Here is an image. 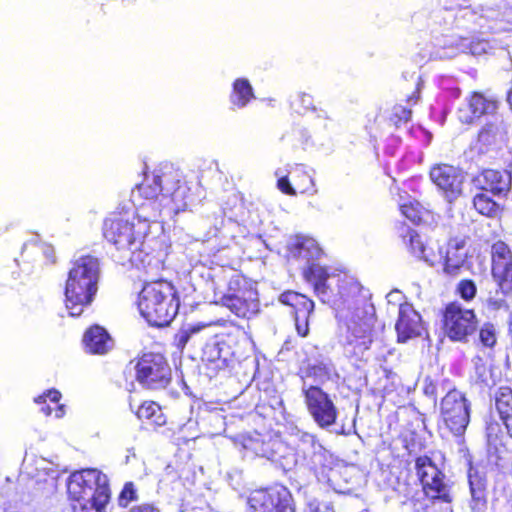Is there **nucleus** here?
<instances>
[{
    "mask_svg": "<svg viewBox=\"0 0 512 512\" xmlns=\"http://www.w3.org/2000/svg\"><path fill=\"white\" fill-rule=\"evenodd\" d=\"M374 322L373 313L360 315L356 312L348 320L344 345L349 348L352 355L359 357L370 349L373 343Z\"/></svg>",
    "mask_w": 512,
    "mask_h": 512,
    "instance_id": "12",
    "label": "nucleus"
},
{
    "mask_svg": "<svg viewBox=\"0 0 512 512\" xmlns=\"http://www.w3.org/2000/svg\"><path fill=\"white\" fill-rule=\"evenodd\" d=\"M415 473L422 486L421 497H411L408 502L414 512H453V496L444 472L427 455L415 458Z\"/></svg>",
    "mask_w": 512,
    "mask_h": 512,
    "instance_id": "3",
    "label": "nucleus"
},
{
    "mask_svg": "<svg viewBox=\"0 0 512 512\" xmlns=\"http://www.w3.org/2000/svg\"><path fill=\"white\" fill-rule=\"evenodd\" d=\"M135 415L138 420L154 430L163 427L167 423V417L162 407L152 400L143 401L135 411Z\"/></svg>",
    "mask_w": 512,
    "mask_h": 512,
    "instance_id": "25",
    "label": "nucleus"
},
{
    "mask_svg": "<svg viewBox=\"0 0 512 512\" xmlns=\"http://www.w3.org/2000/svg\"><path fill=\"white\" fill-rule=\"evenodd\" d=\"M499 107L500 100L497 96L482 91H472L458 109L457 117L462 124L473 125L483 117L495 115Z\"/></svg>",
    "mask_w": 512,
    "mask_h": 512,
    "instance_id": "13",
    "label": "nucleus"
},
{
    "mask_svg": "<svg viewBox=\"0 0 512 512\" xmlns=\"http://www.w3.org/2000/svg\"><path fill=\"white\" fill-rule=\"evenodd\" d=\"M220 304L238 318L251 319L260 311V300L255 283L245 275H233L226 292L220 298Z\"/></svg>",
    "mask_w": 512,
    "mask_h": 512,
    "instance_id": "6",
    "label": "nucleus"
},
{
    "mask_svg": "<svg viewBox=\"0 0 512 512\" xmlns=\"http://www.w3.org/2000/svg\"><path fill=\"white\" fill-rule=\"evenodd\" d=\"M471 502L470 508L472 512H485L487 509V489L470 490Z\"/></svg>",
    "mask_w": 512,
    "mask_h": 512,
    "instance_id": "37",
    "label": "nucleus"
},
{
    "mask_svg": "<svg viewBox=\"0 0 512 512\" xmlns=\"http://www.w3.org/2000/svg\"><path fill=\"white\" fill-rule=\"evenodd\" d=\"M495 406L507 429L512 427V388L501 386L495 393Z\"/></svg>",
    "mask_w": 512,
    "mask_h": 512,
    "instance_id": "30",
    "label": "nucleus"
},
{
    "mask_svg": "<svg viewBox=\"0 0 512 512\" xmlns=\"http://www.w3.org/2000/svg\"><path fill=\"white\" fill-rule=\"evenodd\" d=\"M302 393L307 410L319 427L327 428L336 423L338 410L326 392L310 385Z\"/></svg>",
    "mask_w": 512,
    "mask_h": 512,
    "instance_id": "14",
    "label": "nucleus"
},
{
    "mask_svg": "<svg viewBox=\"0 0 512 512\" xmlns=\"http://www.w3.org/2000/svg\"><path fill=\"white\" fill-rule=\"evenodd\" d=\"M277 188L285 195H313L317 192L314 179L303 164H295L277 180Z\"/></svg>",
    "mask_w": 512,
    "mask_h": 512,
    "instance_id": "18",
    "label": "nucleus"
},
{
    "mask_svg": "<svg viewBox=\"0 0 512 512\" xmlns=\"http://www.w3.org/2000/svg\"><path fill=\"white\" fill-rule=\"evenodd\" d=\"M136 491L132 482L125 483L120 492L118 502L121 507H127L130 502L136 500Z\"/></svg>",
    "mask_w": 512,
    "mask_h": 512,
    "instance_id": "40",
    "label": "nucleus"
},
{
    "mask_svg": "<svg viewBox=\"0 0 512 512\" xmlns=\"http://www.w3.org/2000/svg\"><path fill=\"white\" fill-rule=\"evenodd\" d=\"M279 301L290 308L298 335L306 337L309 334V318L315 306L313 300L299 292L286 290L280 294Z\"/></svg>",
    "mask_w": 512,
    "mask_h": 512,
    "instance_id": "16",
    "label": "nucleus"
},
{
    "mask_svg": "<svg viewBox=\"0 0 512 512\" xmlns=\"http://www.w3.org/2000/svg\"><path fill=\"white\" fill-rule=\"evenodd\" d=\"M431 181L443 192L450 201L462 193L463 176L452 165L437 164L430 170Z\"/></svg>",
    "mask_w": 512,
    "mask_h": 512,
    "instance_id": "20",
    "label": "nucleus"
},
{
    "mask_svg": "<svg viewBox=\"0 0 512 512\" xmlns=\"http://www.w3.org/2000/svg\"><path fill=\"white\" fill-rule=\"evenodd\" d=\"M150 223L141 218L134 211L118 209L109 213L102 223V237L133 263H142L145 267V258L140 257L143 251L144 240L149 233Z\"/></svg>",
    "mask_w": 512,
    "mask_h": 512,
    "instance_id": "1",
    "label": "nucleus"
},
{
    "mask_svg": "<svg viewBox=\"0 0 512 512\" xmlns=\"http://www.w3.org/2000/svg\"><path fill=\"white\" fill-rule=\"evenodd\" d=\"M62 394L57 389H48L34 399L40 405V411L47 417L62 418L65 415V406L60 403Z\"/></svg>",
    "mask_w": 512,
    "mask_h": 512,
    "instance_id": "28",
    "label": "nucleus"
},
{
    "mask_svg": "<svg viewBox=\"0 0 512 512\" xmlns=\"http://www.w3.org/2000/svg\"><path fill=\"white\" fill-rule=\"evenodd\" d=\"M441 418L445 428L456 437L464 435L470 422V403L456 388L450 389L441 399Z\"/></svg>",
    "mask_w": 512,
    "mask_h": 512,
    "instance_id": "10",
    "label": "nucleus"
},
{
    "mask_svg": "<svg viewBox=\"0 0 512 512\" xmlns=\"http://www.w3.org/2000/svg\"><path fill=\"white\" fill-rule=\"evenodd\" d=\"M329 370L325 365H313L308 368V375L313 378H320L322 376L329 378Z\"/></svg>",
    "mask_w": 512,
    "mask_h": 512,
    "instance_id": "43",
    "label": "nucleus"
},
{
    "mask_svg": "<svg viewBox=\"0 0 512 512\" xmlns=\"http://www.w3.org/2000/svg\"><path fill=\"white\" fill-rule=\"evenodd\" d=\"M255 98L254 88L248 79L241 77L232 82L229 102L233 110L245 108Z\"/></svg>",
    "mask_w": 512,
    "mask_h": 512,
    "instance_id": "27",
    "label": "nucleus"
},
{
    "mask_svg": "<svg viewBox=\"0 0 512 512\" xmlns=\"http://www.w3.org/2000/svg\"><path fill=\"white\" fill-rule=\"evenodd\" d=\"M491 274L504 296L512 293V252L501 240L493 243L491 247Z\"/></svg>",
    "mask_w": 512,
    "mask_h": 512,
    "instance_id": "15",
    "label": "nucleus"
},
{
    "mask_svg": "<svg viewBox=\"0 0 512 512\" xmlns=\"http://www.w3.org/2000/svg\"><path fill=\"white\" fill-rule=\"evenodd\" d=\"M222 251V248H206L201 254L204 264L209 265L210 267L214 265H223L224 259L218 255Z\"/></svg>",
    "mask_w": 512,
    "mask_h": 512,
    "instance_id": "39",
    "label": "nucleus"
},
{
    "mask_svg": "<svg viewBox=\"0 0 512 512\" xmlns=\"http://www.w3.org/2000/svg\"><path fill=\"white\" fill-rule=\"evenodd\" d=\"M472 202L475 210L485 217L499 218L503 213V206L489 197L485 191L477 193Z\"/></svg>",
    "mask_w": 512,
    "mask_h": 512,
    "instance_id": "32",
    "label": "nucleus"
},
{
    "mask_svg": "<svg viewBox=\"0 0 512 512\" xmlns=\"http://www.w3.org/2000/svg\"><path fill=\"white\" fill-rule=\"evenodd\" d=\"M176 337L178 341V347L180 348H184L188 343L189 339L191 338V336L185 329L180 330Z\"/></svg>",
    "mask_w": 512,
    "mask_h": 512,
    "instance_id": "47",
    "label": "nucleus"
},
{
    "mask_svg": "<svg viewBox=\"0 0 512 512\" xmlns=\"http://www.w3.org/2000/svg\"><path fill=\"white\" fill-rule=\"evenodd\" d=\"M508 332H509V335L512 337V320L509 322Z\"/></svg>",
    "mask_w": 512,
    "mask_h": 512,
    "instance_id": "51",
    "label": "nucleus"
},
{
    "mask_svg": "<svg viewBox=\"0 0 512 512\" xmlns=\"http://www.w3.org/2000/svg\"><path fill=\"white\" fill-rule=\"evenodd\" d=\"M466 246V238L465 237H451L449 238L448 242H447V247H449L450 249H454V250H457L459 252H461V250L464 249V247Z\"/></svg>",
    "mask_w": 512,
    "mask_h": 512,
    "instance_id": "44",
    "label": "nucleus"
},
{
    "mask_svg": "<svg viewBox=\"0 0 512 512\" xmlns=\"http://www.w3.org/2000/svg\"><path fill=\"white\" fill-rule=\"evenodd\" d=\"M274 444H276V442H273V441H268L266 443L263 442V448L259 454L262 457H265L270 460H274L276 458V453L273 449H271V447L274 446Z\"/></svg>",
    "mask_w": 512,
    "mask_h": 512,
    "instance_id": "45",
    "label": "nucleus"
},
{
    "mask_svg": "<svg viewBox=\"0 0 512 512\" xmlns=\"http://www.w3.org/2000/svg\"><path fill=\"white\" fill-rule=\"evenodd\" d=\"M480 34H495L512 30V8H488L482 14L470 12Z\"/></svg>",
    "mask_w": 512,
    "mask_h": 512,
    "instance_id": "19",
    "label": "nucleus"
},
{
    "mask_svg": "<svg viewBox=\"0 0 512 512\" xmlns=\"http://www.w3.org/2000/svg\"><path fill=\"white\" fill-rule=\"evenodd\" d=\"M424 393L427 396L433 397L434 399L437 398L438 392L436 384H434L432 381L427 382L424 386Z\"/></svg>",
    "mask_w": 512,
    "mask_h": 512,
    "instance_id": "48",
    "label": "nucleus"
},
{
    "mask_svg": "<svg viewBox=\"0 0 512 512\" xmlns=\"http://www.w3.org/2000/svg\"><path fill=\"white\" fill-rule=\"evenodd\" d=\"M479 343L484 348L493 349L497 344V329L494 323L484 322L478 330Z\"/></svg>",
    "mask_w": 512,
    "mask_h": 512,
    "instance_id": "36",
    "label": "nucleus"
},
{
    "mask_svg": "<svg viewBox=\"0 0 512 512\" xmlns=\"http://www.w3.org/2000/svg\"><path fill=\"white\" fill-rule=\"evenodd\" d=\"M441 329L453 342L466 343L478 330L479 320L476 311L466 308L457 300L443 305L440 310Z\"/></svg>",
    "mask_w": 512,
    "mask_h": 512,
    "instance_id": "7",
    "label": "nucleus"
},
{
    "mask_svg": "<svg viewBox=\"0 0 512 512\" xmlns=\"http://www.w3.org/2000/svg\"><path fill=\"white\" fill-rule=\"evenodd\" d=\"M507 132L502 125V122H487L485 123L477 134V144L479 145L480 152H487L493 146L502 141Z\"/></svg>",
    "mask_w": 512,
    "mask_h": 512,
    "instance_id": "26",
    "label": "nucleus"
},
{
    "mask_svg": "<svg viewBox=\"0 0 512 512\" xmlns=\"http://www.w3.org/2000/svg\"><path fill=\"white\" fill-rule=\"evenodd\" d=\"M135 379L146 390L166 389L172 382V368L167 358L154 352L135 358Z\"/></svg>",
    "mask_w": 512,
    "mask_h": 512,
    "instance_id": "8",
    "label": "nucleus"
},
{
    "mask_svg": "<svg viewBox=\"0 0 512 512\" xmlns=\"http://www.w3.org/2000/svg\"><path fill=\"white\" fill-rule=\"evenodd\" d=\"M420 99V91L416 89L410 96L406 98L407 105L395 104L388 117V122L394 128H400L407 124L413 115L412 107L417 104Z\"/></svg>",
    "mask_w": 512,
    "mask_h": 512,
    "instance_id": "29",
    "label": "nucleus"
},
{
    "mask_svg": "<svg viewBox=\"0 0 512 512\" xmlns=\"http://www.w3.org/2000/svg\"><path fill=\"white\" fill-rule=\"evenodd\" d=\"M306 282L313 286L315 293H325L327 290V281L330 277L326 267L316 263L309 264L302 273Z\"/></svg>",
    "mask_w": 512,
    "mask_h": 512,
    "instance_id": "31",
    "label": "nucleus"
},
{
    "mask_svg": "<svg viewBox=\"0 0 512 512\" xmlns=\"http://www.w3.org/2000/svg\"><path fill=\"white\" fill-rule=\"evenodd\" d=\"M468 481L470 490L487 489V479L484 473L477 468L470 467L468 471Z\"/></svg>",
    "mask_w": 512,
    "mask_h": 512,
    "instance_id": "38",
    "label": "nucleus"
},
{
    "mask_svg": "<svg viewBox=\"0 0 512 512\" xmlns=\"http://www.w3.org/2000/svg\"><path fill=\"white\" fill-rule=\"evenodd\" d=\"M207 324H193L189 325L185 330L189 333L190 336L200 332L203 328H205Z\"/></svg>",
    "mask_w": 512,
    "mask_h": 512,
    "instance_id": "50",
    "label": "nucleus"
},
{
    "mask_svg": "<svg viewBox=\"0 0 512 512\" xmlns=\"http://www.w3.org/2000/svg\"><path fill=\"white\" fill-rule=\"evenodd\" d=\"M179 306L177 289L165 278L145 281L138 293L139 313L151 326H168L178 314Z\"/></svg>",
    "mask_w": 512,
    "mask_h": 512,
    "instance_id": "4",
    "label": "nucleus"
},
{
    "mask_svg": "<svg viewBox=\"0 0 512 512\" xmlns=\"http://www.w3.org/2000/svg\"><path fill=\"white\" fill-rule=\"evenodd\" d=\"M399 209L405 218L417 225L423 223L431 213L417 200L407 201L401 204Z\"/></svg>",
    "mask_w": 512,
    "mask_h": 512,
    "instance_id": "34",
    "label": "nucleus"
},
{
    "mask_svg": "<svg viewBox=\"0 0 512 512\" xmlns=\"http://www.w3.org/2000/svg\"><path fill=\"white\" fill-rule=\"evenodd\" d=\"M396 231L407 252L416 260L434 266L440 259V245L437 240L409 226L398 222Z\"/></svg>",
    "mask_w": 512,
    "mask_h": 512,
    "instance_id": "9",
    "label": "nucleus"
},
{
    "mask_svg": "<svg viewBox=\"0 0 512 512\" xmlns=\"http://www.w3.org/2000/svg\"><path fill=\"white\" fill-rule=\"evenodd\" d=\"M82 343L85 351L93 355H105L114 347L111 335L98 324H93L85 330Z\"/></svg>",
    "mask_w": 512,
    "mask_h": 512,
    "instance_id": "23",
    "label": "nucleus"
},
{
    "mask_svg": "<svg viewBox=\"0 0 512 512\" xmlns=\"http://www.w3.org/2000/svg\"><path fill=\"white\" fill-rule=\"evenodd\" d=\"M67 494L71 504L95 500L98 507L107 505L111 498L107 476L95 468L73 472L67 480Z\"/></svg>",
    "mask_w": 512,
    "mask_h": 512,
    "instance_id": "5",
    "label": "nucleus"
},
{
    "mask_svg": "<svg viewBox=\"0 0 512 512\" xmlns=\"http://www.w3.org/2000/svg\"><path fill=\"white\" fill-rule=\"evenodd\" d=\"M164 177V171H160V173L145 172L141 183L137 184L132 191L133 197L139 201L140 205L154 202L160 195L164 197Z\"/></svg>",
    "mask_w": 512,
    "mask_h": 512,
    "instance_id": "22",
    "label": "nucleus"
},
{
    "mask_svg": "<svg viewBox=\"0 0 512 512\" xmlns=\"http://www.w3.org/2000/svg\"><path fill=\"white\" fill-rule=\"evenodd\" d=\"M101 278L100 259L83 254L71 261L64 285V305L71 317H79L95 301Z\"/></svg>",
    "mask_w": 512,
    "mask_h": 512,
    "instance_id": "2",
    "label": "nucleus"
},
{
    "mask_svg": "<svg viewBox=\"0 0 512 512\" xmlns=\"http://www.w3.org/2000/svg\"><path fill=\"white\" fill-rule=\"evenodd\" d=\"M129 512H158V510L150 504H140L134 506Z\"/></svg>",
    "mask_w": 512,
    "mask_h": 512,
    "instance_id": "49",
    "label": "nucleus"
},
{
    "mask_svg": "<svg viewBox=\"0 0 512 512\" xmlns=\"http://www.w3.org/2000/svg\"><path fill=\"white\" fill-rule=\"evenodd\" d=\"M165 192L164 198H168L175 213L185 211L194 201L184 176L179 170L169 169L164 171Z\"/></svg>",
    "mask_w": 512,
    "mask_h": 512,
    "instance_id": "17",
    "label": "nucleus"
},
{
    "mask_svg": "<svg viewBox=\"0 0 512 512\" xmlns=\"http://www.w3.org/2000/svg\"><path fill=\"white\" fill-rule=\"evenodd\" d=\"M480 190L493 195H506L511 189V176L505 170L484 169L476 178Z\"/></svg>",
    "mask_w": 512,
    "mask_h": 512,
    "instance_id": "24",
    "label": "nucleus"
},
{
    "mask_svg": "<svg viewBox=\"0 0 512 512\" xmlns=\"http://www.w3.org/2000/svg\"><path fill=\"white\" fill-rule=\"evenodd\" d=\"M506 306H507L506 302L503 299H494V298L487 299V307L491 310H499Z\"/></svg>",
    "mask_w": 512,
    "mask_h": 512,
    "instance_id": "46",
    "label": "nucleus"
},
{
    "mask_svg": "<svg viewBox=\"0 0 512 512\" xmlns=\"http://www.w3.org/2000/svg\"><path fill=\"white\" fill-rule=\"evenodd\" d=\"M467 48L473 55H481L486 53L490 49L489 41L486 39H475L471 40L467 45Z\"/></svg>",
    "mask_w": 512,
    "mask_h": 512,
    "instance_id": "42",
    "label": "nucleus"
},
{
    "mask_svg": "<svg viewBox=\"0 0 512 512\" xmlns=\"http://www.w3.org/2000/svg\"><path fill=\"white\" fill-rule=\"evenodd\" d=\"M466 255L454 249L447 247L446 253L442 258V271L450 278L458 277L465 265Z\"/></svg>",
    "mask_w": 512,
    "mask_h": 512,
    "instance_id": "33",
    "label": "nucleus"
},
{
    "mask_svg": "<svg viewBox=\"0 0 512 512\" xmlns=\"http://www.w3.org/2000/svg\"><path fill=\"white\" fill-rule=\"evenodd\" d=\"M395 330L398 343H406L421 335L423 330L422 317L411 303L404 302L399 305V315L395 323Z\"/></svg>",
    "mask_w": 512,
    "mask_h": 512,
    "instance_id": "21",
    "label": "nucleus"
},
{
    "mask_svg": "<svg viewBox=\"0 0 512 512\" xmlns=\"http://www.w3.org/2000/svg\"><path fill=\"white\" fill-rule=\"evenodd\" d=\"M249 512H296L293 496L283 485L254 490L248 499Z\"/></svg>",
    "mask_w": 512,
    "mask_h": 512,
    "instance_id": "11",
    "label": "nucleus"
},
{
    "mask_svg": "<svg viewBox=\"0 0 512 512\" xmlns=\"http://www.w3.org/2000/svg\"><path fill=\"white\" fill-rule=\"evenodd\" d=\"M477 291L475 281L469 278L459 280L454 289L455 295L466 303H470L475 299Z\"/></svg>",
    "mask_w": 512,
    "mask_h": 512,
    "instance_id": "35",
    "label": "nucleus"
},
{
    "mask_svg": "<svg viewBox=\"0 0 512 512\" xmlns=\"http://www.w3.org/2000/svg\"><path fill=\"white\" fill-rule=\"evenodd\" d=\"M73 512H103L106 505L98 507L95 500H86L71 504Z\"/></svg>",
    "mask_w": 512,
    "mask_h": 512,
    "instance_id": "41",
    "label": "nucleus"
}]
</instances>
